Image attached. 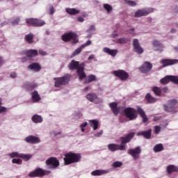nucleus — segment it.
<instances>
[{
	"mask_svg": "<svg viewBox=\"0 0 178 178\" xmlns=\"http://www.w3.org/2000/svg\"><path fill=\"white\" fill-rule=\"evenodd\" d=\"M135 133L129 134L125 138H121L122 144L116 145V144H109L108 145V148L110 151H118L120 149V151H123L125 149V144L127 143H130V140L134 137Z\"/></svg>",
	"mask_w": 178,
	"mask_h": 178,
	"instance_id": "f257e3e1",
	"label": "nucleus"
},
{
	"mask_svg": "<svg viewBox=\"0 0 178 178\" xmlns=\"http://www.w3.org/2000/svg\"><path fill=\"white\" fill-rule=\"evenodd\" d=\"M69 68L71 70L74 69L77 70V74L79 77V79H86V73L84 72V64H80L78 61L72 60L69 65Z\"/></svg>",
	"mask_w": 178,
	"mask_h": 178,
	"instance_id": "f03ea898",
	"label": "nucleus"
},
{
	"mask_svg": "<svg viewBox=\"0 0 178 178\" xmlns=\"http://www.w3.org/2000/svg\"><path fill=\"white\" fill-rule=\"evenodd\" d=\"M81 156L79 154H76L73 152H69L65 154V157L64 158V162L65 165H70V163H74V162H79Z\"/></svg>",
	"mask_w": 178,
	"mask_h": 178,
	"instance_id": "7ed1b4c3",
	"label": "nucleus"
},
{
	"mask_svg": "<svg viewBox=\"0 0 178 178\" xmlns=\"http://www.w3.org/2000/svg\"><path fill=\"white\" fill-rule=\"evenodd\" d=\"M63 41L67 42V41H70V40H74V44H76L79 41L77 39V35L74 33H65L62 36Z\"/></svg>",
	"mask_w": 178,
	"mask_h": 178,
	"instance_id": "20e7f679",
	"label": "nucleus"
},
{
	"mask_svg": "<svg viewBox=\"0 0 178 178\" xmlns=\"http://www.w3.org/2000/svg\"><path fill=\"white\" fill-rule=\"evenodd\" d=\"M125 115L129 120H134V119L137 118V111L131 108H128L124 110Z\"/></svg>",
	"mask_w": 178,
	"mask_h": 178,
	"instance_id": "39448f33",
	"label": "nucleus"
},
{
	"mask_svg": "<svg viewBox=\"0 0 178 178\" xmlns=\"http://www.w3.org/2000/svg\"><path fill=\"white\" fill-rule=\"evenodd\" d=\"M48 173H49V172L44 171L42 169L38 168L29 173V177H41V176H44V175H48Z\"/></svg>",
	"mask_w": 178,
	"mask_h": 178,
	"instance_id": "423d86ee",
	"label": "nucleus"
},
{
	"mask_svg": "<svg viewBox=\"0 0 178 178\" xmlns=\"http://www.w3.org/2000/svg\"><path fill=\"white\" fill-rule=\"evenodd\" d=\"M112 73L114 76H116V77H119L120 80L124 81L129 79V74L124 70L113 71Z\"/></svg>",
	"mask_w": 178,
	"mask_h": 178,
	"instance_id": "0eeeda50",
	"label": "nucleus"
},
{
	"mask_svg": "<svg viewBox=\"0 0 178 178\" xmlns=\"http://www.w3.org/2000/svg\"><path fill=\"white\" fill-rule=\"evenodd\" d=\"M26 23L27 24L34 26L35 27H38L39 26H44V24H45V22L44 21L33 18L26 19Z\"/></svg>",
	"mask_w": 178,
	"mask_h": 178,
	"instance_id": "6e6552de",
	"label": "nucleus"
},
{
	"mask_svg": "<svg viewBox=\"0 0 178 178\" xmlns=\"http://www.w3.org/2000/svg\"><path fill=\"white\" fill-rule=\"evenodd\" d=\"M56 87H60V86H65V84H67L69 83V78L65 76L62 78H56Z\"/></svg>",
	"mask_w": 178,
	"mask_h": 178,
	"instance_id": "1a4fd4ad",
	"label": "nucleus"
},
{
	"mask_svg": "<svg viewBox=\"0 0 178 178\" xmlns=\"http://www.w3.org/2000/svg\"><path fill=\"white\" fill-rule=\"evenodd\" d=\"M128 154L131 155L134 159H137L138 156H140V154H141V149H140V147H136L134 149H131L128 150Z\"/></svg>",
	"mask_w": 178,
	"mask_h": 178,
	"instance_id": "9d476101",
	"label": "nucleus"
},
{
	"mask_svg": "<svg viewBox=\"0 0 178 178\" xmlns=\"http://www.w3.org/2000/svg\"><path fill=\"white\" fill-rule=\"evenodd\" d=\"M46 163L50 168H58L59 166V161L54 157L49 159Z\"/></svg>",
	"mask_w": 178,
	"mask_h": 178,
	"instance_id": "9b49d317",
	"label": "nucleus"
},
{
	"mask_svg": "<svg viewBox=\"0 0 178 178\" xmlns=\"http://www.w3.org/2000/svg\"><path fill=\"white\" fill-rule=\"evenodd\" d=\"M161 65H163V67L165 66H170L172 65H176L178 63L177 59H164L161 61Z\"/></svg>",
	"mask_w": 178,
	"mask_h": 178,
	"instance_id": "f8f14e48",
	"label": "nucleus"
},
{
	"mask_svg": "<svg viewBox=\"0 0 178 178\" xmlns=\"http://www.w3.org/2000/svg\"><path fill=\"white\" fill-rule=\"evenodd\" d=\"M152 69V64L149 62H145V63L140 67L142 73H148Z\"/></svg>",
	"mask_w": 178,
	"mask_h": 178,
	"instance_id": "ddd939ff",
	"label": "nucleus"
},
{
	"mask_svg": "<svg viewBox=\"0 0 178 178\" xmlns=\"http://www.w3.org/2000/svg\"><path fill=\"white\" fill-rule=\"evenodd\" d=\"M152 12V10H138L136 13H135V17H141V16H147V15H149V13H151Z\"/></svg>",
	"mask_w": 178,
	"mask_h": 178,
	"instance_id": "4468645a",
	"label": "nucleus"
},
{
	"mask_svg": "<svg viewBox=\"0 0 178 178\" xmlns=\"http://www.w3.org/2000/svg\"><path fill=\"white\" fill-rule=\"evenodd\" d=\"M133 46L135 52H138V54H143V52H144V50H143V48H141L138 44V40H134Z\"/></svg>",
	"mask_w": 178,
	"mask_h": 178,
	"instance_id": "2eb2a0df",
	"label": "nucleus"
},
{
	"mask_svg": "<svg viewBox=\"0 0 178 178\" xmlns=\"http://www.w3.org/2000/svg\"><path fill=\"white\" fill-rule=\"evenodd\" d=\"M9 156L11 158L18 157V158H22L23 159H25V161H29L30 158H31V156L30 155H26V154H19L17 152H13L9 154Z\"/></svg>",
	"mask_w": 178,
	"mask_h": 178,
	"instance_id": "dca6fc26",
	"label": "nucleus"
},
{
	"mask_svg": "<svg viewBox=\"0 0 178 178\" xmlns=\"http://www.w3.org/2000/svg\"><path fill=\"white\" fill-rule=\"evenodd\" d=\"M25 140L26 141V143H30L31 144H37L40 141L38 137H35L33 136H30L26 138Z\"/></svg>",
	"mask_w": 178,
	"mask_h": 178,
	"instance_id": "f3484780",
	"label": "nucleus"
},
{
	"mask_svg": "<svg viewBox=\"0 0 178 178\" xmlns=\"http://www.w3.org/2000/svg\"><path fill=\"white\" fill-rule=\"evenodd\" d=\"M88 45H91V40L87 41L86 43L82 44L79 48L76 49L74 52V55H79V54L81 52L82 49L86 48V47H88Z\"/></svg>",
	"mask_w": 178,
	"mask_h": 178,
	"instance_id": "a211bd4d",
	"label": "nucleus"
},
{
	"mask_svg": "<svg viewBox=\"0 0 178 178\" xmlns=\"http://www.w3.org/2000/svg\"><path fill=\"white\" fill-rule=\"evenodd\" d=\"M138 113L140 115V118H142L144 123H147V122H148V117H147V115H145L144 110H142L140 108H138Z\"/></svg>",
	"mask_w": 178,
	"mask_h": 178,
	"instance_id": "6ab92c4d",
	"label": "nucleus"
},
{
	"mask_svg": "<svg viewBox=\"0 0 178 178\" xmlns=\"http://www.w3.org/2000/svg\"><path fill=\"white\" fill-rule=\"evenodd\" d=\"M177 104H168V106H165V110L168 112H172V113H175L176 112V108H177Z\"/></svg>",
	"mask_w": 178,
	"mask_h": 178,
	"instance_id": "aec40b11",
	"label": "nucleus"
},
{
	"mask_svg": "<svg viewBox=\"0 0 178 178\" xmlns=\"http://www.w3.org/2000/svg\"><path fill=\"white\" fill-rule=\"evenodd\" d=\"M104 52H106V54H108V55H111V56H115L116 54H118V50L111 49L108 47H105L104 49Z\"/></svg>",
	"mask_w": 178,
	"mask_h": 178,
	"instance_id": "412c9836",
	"label": "nucleus"
},
{
	"mask_svg": "<svg viewBox=\"0 0 178 178\" xmlns=\"http://www.w3.org/2000/svg\"><path fill=\"white\" fill-rule=\"evenodd\" d=\"M110 108L112 109L114 115H118V113H119V110L118 109V103L116 102L111 103Z\"/></svg>",
	"mask_w": 178,
	"mask_h": 178,
	"instance_id": "4be33fe9",
	"label": "nucleus"
},
{
	"mask_svg": "<svg viewBox=\"0 0 178 178\" xmlns=\"http://www.w3.org/2000/svg\"><path fill=\"white\" fill-rule=\"evenodd\" d=\"M137 136H143L145 138H151V130L147 131H141L137 134Z\"/></svg>",
	"mask_w": 178,
	"mask_h": 178,
	"instance_id": "5701e85b",
	"label": "nucleus"
},
{
	"mask_svg": "<svg viewBox=\"0 0 178 178\" xmlns=\"http://www.w3.org/2000/svg\"><path fill=\"white\" fill-rule=\"evenodd\" d=\"M105 173H108V171L106 170H97L91 172V175L92 176H101L102 175H105Z\"/></svg>",
	"mask_w": 178,
	"mask_h": 178,
	"instance_id": "b1692460",
	"label": "nucleus"
},
{
	"mask_svg": "<svg viewBox=\"0 0 178 178\" xmlns=\"http://www.w3.org/2000/svg\"><path fill=\"white\" fill-rule=\"evenodd\" d=\"M97 80V76L95 75H89L87 79L85 80V83L88 84L90 83H92V81H95Z\"/></svg>",
	"mask_w": 178,
	"mask_h": 178,
	"instance_id": "393cba45",
	"label": "nucleus"
},
{
	"mask_svg": "<svg viewBox=\"0 0 178 178\" xmlns=\"http://www.w3.org/2000/svg\"><path fill=\"white\" fill-rule=\"evenodd\" d=\"M66 12L69 15H77L80 13V10H76V8H66Z\"/></svg>",
	"mask_w": 178,
	"mask_h": 178,
	"instance_id": "a878e982",
	"label": "nucleus"
},
{
	"mask_svg": "<svg viewBox=\"0 0 178 178\" xmlns=\"http://www.w3.org/2000/svg\"><path fill=\"white\" fill-rule=\"evenodd\" d=\"M40 99H41V98L40 97V95H38V92H37L36 91L33 92L32 93V101L33 102H38Z\"/></svg>",
	"mask_w": 178,
	"mask_h": 178,
	"instance_id": "bb28decb",
	"label": "nucleus"
},
{
	"mask_svg": "<svg viewBox=\"0 0 178 178\" xmlns=\"http://www.w3.org/2000/svg\"><path fill=\"white\" fill-rule=\"evenodd\" d=\"M29 69H31V70H35V72H38V70H41V67L38 63H33L32 65L29 66Z\"/></svg>",
	"mask_w": 178,
	"mask_h": 178,
	"instance_id": "cd10ccee",
	"label": "nucleus"
},
{
	"mask_svg": "<svg viewBox=\"0 0 178 178\" xmlns=\"http://www.w3.org/2000/svg\"><path fill=\"white\" fill-rule=\"evenodd\" d=\"M26 55L29 58H33V56L38 55V51L37 50H29L27 51Z\"/></svg>",
	"mask_w": 178,
	"mask_h": 178,
	"instance_id": "c85d7f7f",
	"label": "nucleus"
},
{
	"mask_svg": "<svg viewBox=\"0 0 178 178\" xmlns=\"http://www.w3.org/2000/svg\"><path fill=\"white\" fill-rule=\"evenodd\" d=\"M32 120L34 123H41L42 122V118L38 115H35L32 117Z\"/></svg>",
	"mask_w": 178,
	"mask_h": 178,
	"instance_id": "c756f323",
	"label": "nucleus"
},
{
	"mask_svg": "<svg viewBox=\"0 0 178 178\" xmlns=\"http://www.w3.org/2000/svg\"><path fill=\"white\" fill-rule=\"evenodd\" d=\"M168 173H173V172H178V168L175 165H168L167 167Z\"/></svg>",
	"mask_w": 178,
	"mask_h": 178,
	"instance_id": "7c9ffc66",
	"label": "nucleus"
},
{
	"mask_svg": "<svg viewBox=\"0 0 178 178\" xmlns=\"http://www.w3.org/2000/svg\"><path fill=\"white\" fill-rule=\"evenodd\" d=\"M90 124L91 127H93V130H97L98 129V121L97 120H90Z\"/></svg>",
	"mask_w": 178,
	"mask_h": 178,
	"instance_id": "2f4dec72",
	"label": "nucleus"
},
{
	"mask_svg": "<svg viewBox=\"0 0 178 178\" xmlns=\"http://www.w3.org/2000/svg\"><path fill=\"white\" fill-rule=\"evenodd\" d=\"M86 98L91 102H95V100L97 99V96L94 94H88L87 95Z\"/></svg>",
	"mask_w": 178,
	"mask_h": 178,
	"instance_id": "473e14b6",
	"label": "nucleus"
},
{
	"mask_svg": "<svg viewBox=\"0 0 178 178\" xmlns=\"http://www.w3.org/2000/svg\"><path fill=\"white\" fill-rule=\"evenodd\" d=\"M152 91L155 95H161L162 90L159 87L154 86L152 88Z\"/></svg>",
	"mask_w": 178,
	"mask_h": 178,
	"instance_id": "72a5a7b5",
	"label": "nucleus"
},
{
	"mask_svg": "<svg viewBox=\"0 0 178 178\" xmlns=\"http://www.w3.org/2000/svg\"><path fill=\"white\" fill-rule=\"evenodd\" d=\"M146 99L148 102H150V104H152L154 102H156V99L152 97V96H151V95L147 94L146 95Z\"/></svg>",
	"mask_w": 178,
	"mask_h": 178,
	"instance_id": "f704fd0d",
	"label": "nucleus"
},
{
	"mask_svg": "<svg viewBox=\"0 0 178 178\" xmlns=\"http://www.w3.org/2000/svg\"><path fill=\"white\" fill-rule=\"evenodd\" d=\"M163 149V146L162 145V144L156 145L154 147V152H160V151H162Z\"/></svg>",
	"mask_w": 178,
	"mask_h": 178,
	"instance_id": "c9c22d12",
	"label": "nucleus"
},
{
	"mask_svg": "<svg viewBox=\"0 0 178 178\" xmlns=\"http://www.w3.org/2000/svg\"><path fill=\"white\" fill-rule=\"evenodd\" d=\"M104 9L109 13V12H112V6H111L109 4H104Z\"/></svg>",
	"mask_w": 178,
	"mask_h": 178,
	"instance_id": "e433bc0d",
	"label": "nucleus"
},
{
	"mask_svg": "<svg viewBox=\"0 0 178 178\" xmlns=\"http://www.w3.org/2000/svg\"><path fill=\"white\" fill-rule=\"evenodd\" d=\"M26 41L27 42H29V44H31V42H33V35L32 34H29L28 35H26Z\"/></svg>",
	"mask_w": 178,
	"mask_h": 178,
	"instance_id": "4c0bfd02",
	"label": "nucleus"
},
{
	"mask_svg": "<svg viewBox=\"0 0 178 178\" xmlns=\"http://www.w3.org/2000/svg\"><path fill=\"white\" fill-rule=\"evenodd\" d=\"M118 44H126L127 42V40L125 38H120L118 40Z\"/></svg>",
	"mask_w": 178,
	"mask_h": 178,
	"instance_id": "58836bf2",
	"label": "nucleus"
},
{
	"mask_svg": "<svg viewBox=\"0 0 178 178\" xmlns=\"http://www.w3.org/2000/svg\"><path fill=\"white\" fill-rule=\"evenodd\" d=\"M13 163H17V165H21L22 159H13Z\"/></svg>",
	"mask_w": 178,
	"mask_h": 178,
	"instance_id": "ea45409f",
	"label": "nucleus"
},
{
	"mask_svg": "<svg viewBox=\"0 0 178 178\" xmlns=\"http://www.w3.org/2000/svg\"><path fill=\"white\" fill-rule=\"evenodd\" d=\"M113 165L114 166V168H120V166H122V162L120 161H117L113 163Z\"/></svg>",
	"mask_w": 178,
	"mask_h": 178,
	"instance_id": "a19ab883",
	"label": "nucleus"
},
{
	"mask_svg": "<svg viewBox=\"0 0 178 178\" xmlns=\"http://www.w3.org/2000/svg\"><path fill=\"white\" fill-rule=\"evenodd\" d=\"M3 112H6V108L1 106V99H0V113H2Z\"/></svg>",
	"mask_w": 178,
	"mask_h": 178,
	"instance_id": "79ce46f5",
	"label": "nucleus"
},
{
	"mask_svg": "<svg viewBox=\"0 0 178 178\" xmlns=\"http://www.w3.org/2000/svg\"><path fill=\"white\" fill-rule=\"evenodd\" d=\"M153 45L154 47H162V44H161V43H159V42L156 41V40H154L153 42Z\"/></svg>",
	"mask_w": 178,
	"mask_h": 178,
	"instance_id": "37998d69",
	"label": "nucleus"
},
{
	"mask_svg": "<svg viewBox=\"0 0 178 178\" xmlns=\"http://www.w3.org/2000/svg\"><path fill=\"white\" fill-rule=\"evenodd\" d=\"M154 131H155L156 134H158V133H159V131H161V127L159 126L155 127Z\"/></svg>",
	"mask_w": 178,
	"mask_h": 178,
	"instance_id": "c03bdc74",
	"label": "nucleus"
},
{
	"mask_svg": "<svg viewBox=\"0 0 178 178\" xmlns=\"http://www.w3.org/2000/svg\"><path fill=\"white\" fill-rule=\"evenodd\" d=\"M128 4H129L130 6H136V5H137L136 2L133 1H129Z\"/></svg>",
	"mask_w": 178,
	"mask_h": 178,
	"instance_id": "a18cd8bd",
	"label": "nucleus"
},
{
	"mask_svg": "<svg viewBox=\"0 0 178 178\" xmlns=\"http://www.w3.org/2000/svg\"><path fill=\"white\" fill-rule=\"evenodd\" d=\"M39 54H40V55H42V56L47 55V52H45V51H44L42 50H40L39 51Z\"/></svg>",
	"mask_w": 178,
	"mask_h": 178,
	"instance_id": "49530a36",
	"label": "nucleus"
},
{
	"mask_svg": "<svg viewBox=\"0 0 178 178\" xmlns=\"http://www.w3.org/2000/svg\"><path fill=\"white\" fill-rule=\"evenodd\" d=\"M10 77L12 79H15V77H16V74L15 72H13L11 74H10Z\"/></svg>",
	"mask_w": 178,
	"mask_h": 178,
	"instance_id": "de8ad7c7",
	"label": "nucleus"
},
{
	"mask_svg": "<svg viewBox=\"0 0 178 178\" xmlns=\"http://www.w3.org/2000/svg\"><path fill=\"white\" fill-rule=\"evenodd\" d=\"M95 58V56H94L93 54L92 55H90L89 57H88V60H91V59H94Z\"/></svg>",
	"mask_w": 178,
	"mask_h": 178,
	"instance_id": "09e8293b",
	"label": "nucleus"
},
{
	"mask_svg": "<svg viewBox=\"0 0 178 178\" xmlns=\"http://www.w3.org/2000/svg\"><path fill=\"white\" fill-rule=\"evenodd\" d=\"M78 20H79V22H84V18H83V17H78Z\"/></svg>",
	"mask_w": 178,
	"mask_h": 178,
	"instance_id": "8fccbe9b",
	"label": "nucleus"
},
{
	"mask_svg": "<svg viewBox=\"0 0 178 178\" xmlns=\"http://www.w3.org/2000/svg\"><path fill=\"white\" fill-rule=\"evenodd\" d=\"M88 123L87 122H84L83 124H82L80 127H86V126H87Z\"/></svg>",
	"mask_w": 178,
	"mask_h": 178,
	"instance_id": "3c124183",
	"label": "nucleus"
},
{
	"mask_svg": "<svg viewBox=\"0 0 178 178\" xmlns=\"http://www.w3.org/2000/svg\"><path fill=\"white\" fill-rule=\"evenodd\" d=\"M19 20H20V19H17L16 21H15V22H13V24H17L19 23Z\"/></svg>",
	"mask_w": 178,
	"mask_h": 178,
	"instance_id": "603ef678",
	"label": "nucleus"
},
{
	"mask_svg": "<svg viewBox=\"0 0 178 178\" xmlns=\"http://www.w3.org/2000/svg\"><path fill=\"white\" fill-rule=\"evenodd\" d=\"M102 134V131H100L98 134H97L95 136H97V137H99V136H101Z\"/></svg>",
	"mask_w": 178,
	"mask_h": 178,
	"instance_id": "864d4df0",
	"label": "nucleus"
},
{
	"mask_svg": "<svg viewBox=\"0 0 178 178\" xmlns=\"http://www.w3.org/2000/svg\"><path fill=\"white\" fill-rule=\"evenodd\" d=\"M2 63H3V60L0 57V65H2Z\"/></svg>",
	"mask_w": 178,
	"mask_h": 178,
	"instance_id": "5fc2aeb1",
	"label": "nucleus"
},
{
	"mask_svg": "<svg viewBox=\"0 0 178 178\" xmlns=\"http://www.w3.org/2000/svg\"><path fill=\"white\" fill-rule=\"evenodd\" d=\"M163 91L164 92H166V91H168V88H163Z\"/></svg>",
	"mask_w": 178,
	"mask_h": 178,
	"instance_id": "6e6d98bb",
	"label": "nucleus"
},
{
	"mask_svg": "<svg viewBox=\"0 0 178 178\" xmlns=\"http://www.w3.org/2000/svg\"><path fill=\"white\" fill-rule=\"evenodd\" d=\"M88 90H90V87H86V88L84 89V91H88Z\"/></svg>",
	"mask_w": 178,
	"mask_h": 178,
	"instance_id": "4d7b16f0",
	"label": "nucleus"
},
{
	"mask_svg": "<svg viewBox=\"0 0 178 178\" xmlns=\"http://www.w3.org/2000/svg\"><path fill=\"white\" fill-rule=\"evenodd\" d=\"M81 131H83H83H84V130H85V129H84V127H81Z\"/></svg>",
	"mask_w": 178,
	"mask_h": 178,
	"instance_id": "13d9d810",
	"label": "nucleus"
},
{
	"mask_svg": "<svg viewBox=\"0 0 178 178\" xmlns=\"http://www.w3.org/2000/svg\"><path fill=\"white\" fill-rule=\"evenodd\" d=\"M171 31L172 32V33H175V31L172 29V30H171Z\"/></svg>",
	"mask_w": 178,
	"mask_h": 178,
	"instance_id": "bf43d9fd",
	"label": "nucleus"
}]
</instances>
